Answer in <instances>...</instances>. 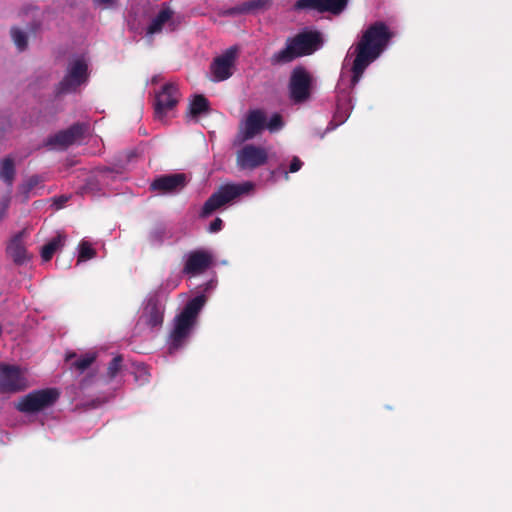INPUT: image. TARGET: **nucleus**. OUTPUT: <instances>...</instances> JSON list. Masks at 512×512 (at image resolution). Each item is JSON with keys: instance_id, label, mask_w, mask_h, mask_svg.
<instances>
[{"instance_id": "1", "label": "nucleus", "mask_w": 512, "mask_h": 512, "mask_svg": "<svg viewBox=\"0 0 512 512\" xmlns=\"http://www.w3.org/2000/svg\"><path fill=\"white\" fill-rule=\"evenodd\" d=\"M393 36V32L382 21L370 24L363 31L353 50L355 58L351 67L352 88L360 81L368 66L384 52Z\"/></svg>"}, {"instance_id": "2", "label": "nucleus", "mask_w": 512, "mask_h": 512, "mask_svg": "<svg viewBox=\"0 0 512 512\" xmlns=\"http://www.w3.org/2000/svg\"><path fill=\"white\" fill-rule=\"evenodd\" d=\"M323 45L321 32L304 29L285 40L284 47L273 53L269 59L272 66H280L314 54Z\"/></svg>"}, {"instance_id": "3", "label": "nucleus", "mask_w": 512, "mask_h": 512, "mask_svg": "<svg viewBox=\"0 0 512 512\" xmlns=\"http://www.w3.org/2000/svg\"><path fill=\"white\" fill-rule=\"evenodd\" d=\"M205 301L204 295L194 297L187 302L180 314L175 317L174 328L170 333V354L179 350L185 343Z\"/></svg>"}, {"instance_id": "4", "label": "nucleus", "mask_w": 512, "mask_h": 512, "mask_svg": "<svg viewBox=\"0 0 512 512\" xmlns=\"http://www.w3.org/2000/svg\"><path fill=\"white\" fill-rule=\"evenodd\" d=\"M253 184L245 182L242 184L229 183L219 187L204 203L200 216L205 218L225 204L235 200L241 195L248 193Z\"/></svg>"}, {"instance_id": "5", "label": "nucleus", "mask_w": 512, "mask_h": 512, "mask_svg": "<svg viewBox=\"0 0 512 512\" xmlns=\"http://www.w3.org/2000/svg\"><path fill=\"white\" fill-rule=\"evenodd\" d=\"M88 79V64L83 57H77L68 63L63 79L56 86V95L74 93Z\"/></svg>"}, {"instance_id": "6", "label": "nucleus", "mask_w": 512, "mask_h": 512, "mask_svg": "<svg viewBox=\"0 0 512 512\" xmlns=\"http://www.w3.org/2000/svg\"><path fill=\"white\" fill-rule=\"evenodd\" d=\"M59 398L60 391L57 388L34 390L19 400L16 409L26 414L37 413L54 406Z\"/></svg>"}, {"instance_id": "7", "label": "nucleus", "mask_w": 512, "mask_h": 512, "mask_svg": "<svg viewBox=\"0 0 512 512\" xmlns=\"http://www.w3.org/2000/svg\"><path fill=\"white\" fill-rule=\"evenodd\" d=\"M312 76L303 66H296L289 78V98L294 104H302L311 97Z\"/></svg>"}, {"instance_id": "8", "label": "nucleus", "mask_w": 512, "mask_h": 512, "mask_svg": "<svg viewBox=\"0 0 512 512\" xmlns=\"http://www.w3.org/2000/svg\"><path fill=\"white\" fill-rule=\"evenodd\" d=\"M27 387L25 371L20 366L0 363V393H16Z\"/></svg>"}, {"instance_id": "9", "label": "nucleus", "mask_w": 512, "mask_h": 512, "mask_svg": "<svg viewBox=\"0 0 512 512\" xmlns=\"http://www.w3.org/2000/svg\"><path fill=\"white\" fill-rule=\"evenodd\" d=\"M268 161L265 148L253 144L244 145L236 155V164L240 170H255Z\"/></svg>"}, {"instance_id": "10", "label": "nucleus", "mask_w": 512, "mask_h": 512, "mask_svg": "<svg viewBox=\"0 0 512 512\" xmlns=\"http://www.w3.org/2000/svg\"><path fill=\"white\" fill-rule=\"evenodd\" d=\"M88 129V125L85 123H74L65 130H61L49 137L46 141V145L53 148L66 149L74 143L80 141L85 132Z\"/></svg>"}, {"instance_id": "11", "label": "nucleus", "mask_w": 512, "mask_h": 512, "mask_svg": "<svg viewBox=\"0 0 512 512\" xmlns=\"http://www.w3.org/2000/svg\"><path fill=\"white\" fill-rule=\"evenodd\" d=\"M237 52L238 49L236 47H230L212 61L210 65L212 81L221 82L232 76V68L236 60Z\"/></svg>"}, {"instance_id": "12", "label": "nucleus", "mask_w": 512, "mask_h": 512, "mask_svg": "<svg viewBox=\"0 0 512 512\" xmlns=\"http://www.w3.org/2000/svg\"><path fill=\"white\" fill-rule=\"evenodd\" d=\"M180 97L179 88L175 83H166L155 98L154 113L157 118H163L168 111L178 103Z\"/></svg>"}, {"instance_id": "13", "label": "nucleus", "mask_w": 512, "mask_h": 512, "mask_svg": "<svg viewBox=\"0 0 512 512\" xmlns=\"http://www.w3.org/2000/svg\"><path fill=\"white\" fill-rule=\"evenodd\" d=\"M187 184V177L184 173L165 174L155 178L150 189L161 194H171L182 190Z\"/></svg>"}, {"instance_id": "14", "label": "nucleus", "mask_w": 512, "mask_h": 512, "mask_svg": "<svg viewBox=\"0 0 512 512\" xmlns=\"http://www.w3.org/2000/svg\"><path fill=\"white\" fill-rule=\"evenodd\" d=\"M179 21L174 18V11L170 7H163L158 14L152 19L147 27L146 34L154 35L161 33L166 27V30L173 32L178 28Z\"/></svg>"}, {"instance_id": "15", "label": "nucleus", "mask_w": 512, "mask_h": 512, "mask_svg": "<svg viewBox=\"0 0 512 512\" xmlns=\"http://www.w3.org/2000/svg\"><path fill=\"white\" fill-rule=\"evenodd\" d=\"M212 264V256L204 250L192 251L188 254L183 273L197 275L204 272Z\"/></svg>"}, {"instance_id": "16", "label": "nucleus", "mask_w": 512, "mask_h": 512, "mask_svg": "<svg viewBox=\"0 0 512 512\" xmlns=\"http://www.w3.org/2000/svg\"><path fill=\"white\" fill-rule=\"evenodd\" d=\"M265 115L260 110H252L248 113L242 129V140L247 141L254 138L265 128Z\"/></svg>"}, {"instance_id": "17", "label": "nucleus", "mask_w": 512, "mask_h": 512, "mask_svg": "<svg viewBox=\"0 0 512 512\" xmlns=\"http://www.w3.org/2000/svg\"><path fill=\"white\" fill-rule=\"evenodd\" d=\"M24 232H19L12 237L7 245L6 252L16 265H23L30 260L23 242Z\"/></svg>"}, {"instance_id": "18", "label": "nucleus", "mask_w": 512, "mask_h": 512, "mask_svg": "<svg viewBox=\"0 0 512 512\" xmlns=\"http://www.w3.org/2000/svg\"><path fill=\"white\" fill-rule=\"evenodd\" d=\"M96 358L97 354L95 352H88L79 358H77L75 352H69L66 354L65 360L70 363L71 369L83 373L96 361Z\"/></svg>"}, {"instance_id": "19", "label": "nucleus", "mask_w": 512, "mask_h": 512, "mask_svg": "<svg viewBox=\"0 0 512 512\" xmlns=\"http://www.w3.org/2000/svg\"><path fill=\"white\" fill-rule=\"evenodd\" d=\"M67 240V235L64 232H57L56 236L51 238L42 248H41V258L43 261H50L54 254L62 248Z\"/></svg>"}, {"instance_id": "20", "label": "nucleus", "mask_w": 512, "mask_h": 512, "mask_svg": "<svg viewBox=\"0 0 512 512\" xmlns=\"http://www.w3.org/2000/svg\"><path fill=\"white\" fill-rule=\"evenodd\" d=\"M15 176L16 167L14 158L7 156L0 160V179L4 181L9 188H12Z\"/></svg>"}, {"instance_id": "21", "label": "nucleus", "mask_w": 512, "mask_h": 512, "mask_svg": "<svg viewBox=\"0 0 512 512\" xmlns=\"http://www.w3.org/2000/svg\"><path fill=\"white\" fill-rule=\"evenodd\" d=\"M146 311V323L154 328L163 323V311L155 300H149Z\"/></svg>"}, {"instance_id": "22", "label": "nucleus", "mask_w": 512, "mask_h": 512, "mask_svg": "<svg viewBox=\"0 0 512 512\" xmlns=\"http://www.w3.org/2000/svg\"><path fill=\"white\" fill-rule=\"evenodd\" d=\"M210 110V104L208 99L202 95L197 94L190 101L188 113L192 118H197L201 114H206Z\"/></svg>"}, {"instance_id": "23", "label": "nucleus", "mask_w": 512, "mask_h": 512, "mask_svg": "<svg viewBox=\"0 0 512 512\" xmlns=\"http://www.w3.org/2000/svg\"><path fill=\"white\" fill-rule=\"evenodd\" d=\"M323 13L339 15L346 8L348 0H321Z\"/></svg>"}, {"instance_id": "24", "label": "nucleus", "mask_w": 512, "mask_h": 512, "mask_svg": "<svg viewBox=\"0 0 512 512\" xmlns=\"http://www.w3.org/2000/svg\"><path fill=\"white\" fill-rule=\"evenodd\" d=\"M293 9L295 11H316L323 13L321 0H297L293 5Z\"/></svg>"}, {"instance_id": "25", "label": "nucleus", "mask_w": 512, "mask_h": 512, "mask_svg": "<svg viewBox=\"0 0 512 512\" xmlns=\"http://www.w3.org/2000/svg\"><path fill=\"white\" fill-rule=\"evenodd\" d=\"M269 5L268 0H250L238 6V13H249L251 11L264 9Z\"/></svg>"}, {"instance_id": "26", "label": "nucleus", "mask_w": 512, "mask_h": 512, "mask_svg": "<svg viewBox=\"0 0 512 512\" xmlns=\"http://www.w3.org/2000/svg\"><path fill=\"white\" fill-rule=\"evenodd\" d=\"M42 182V179L38 175H32L19 187L20 193L24 196V199H28L30 193L35 187Z\"/></svg>"}, {"instance_id": "27", "label": "nucleus", "mask_w": 512, "mask_h": 512, "mask_svg": "<svg viewBox=\"0 0 512 512\" xmlns=\"http://www.w3.org/2000/svg\"><path fill=\"white\" fill-rule=\"evenodd\" d=\"M11 37L19 51H24L28 46V38L24 31L17 27L11 28Z\"/></svg>"}, {"instance_id": "28", "label": "nucleus", "mask_w": 512, "mask_h": 512, "mask_svg": "<svg viewBox=\"0 0 512 512\" xmlns=\"http://www.w3.org/2000/svg\"><path fill=\"white\" fill-rule=\"evenodd\" d=\"M123 364V356H115L108 364L106 377L109 381L113 380L121 371Z\"/></svg>"}, {"instance_id": "29", "label": "nucleus", "mask_w": 512, "mask_h": 512, "mask_svg": "<svg viewBox=\"0 0 512 512\" xmlns=\"http://www.w3.org/2000/svg\"><path fill=\"white\" fill-rule=\"evenodd\" d=\"M96 256L95 249L88 241H81L79 244L78 262L90 260Z\"/></svg>"}, {"instance_id": "30", "label": "nucleus", "mask_w": 512, "mask_h": 512, "mask_svg": "<svg viewBox=\"0 0 512 512\" xmlns=\"http://www.w3.org/2000/svg\"><path fill=\"white\" fill-rule=\"evenodd\" d=\"M167 231L166 227L162 224H159L155 226L149 233V240L153 244H162L165 237H166Z\"/></svg>"}, {"instance_id": "31", "label": "nucleus", "mask_w": 512, "mask_h": 512, "mask_svg": "<svg viewBox=\"0 0 512 512\" xmlns=\"http://www.w3.org/2000/svg\"><path fill=\"white\" fill-rule=\"evenodd\" d=\"M283 126V120L280 114H274L267 123V128L273 132L281 129Z\"/></svg>"}, {"instance_id": "32", "label": "nucleus", "mask_w": 512, "mask_h": 512, "mask_svg": "<svg viewBox=\"0 0 512 512\" xmlns=\"http://www.w3.org/2000/svg\"><path fill=\"white\" fill-rule=\"evenodd\" d=\"M223 221L221 218L217 217L215 218L209 225L208 231L210 233H216L219 232L222 229Z\"/></svg>"}, {"instance_id": "33", "label": "nucleus", "mask_w": 512, "mask_h": 512, "mask_svg": "<svg viewBox=\"0 0 512 512\" xmlns=\"http://www.w3.org/2000/svg\"><path fill=\"white\" fill-rule=\"evenodd\" d=\"M303 165V162L297 157L294 156L291 160L290 166H289V172L295 173L298 172Z\"/></svg>"}, {"instance_id": "34", "label": "nucleus", "mask_w": 512, "mask_h": 512, "mask_svg": "<svg viewBox=\"0 0 512 512\" xmlns=\"http://www.w3.org/2000/svg\"><path fill=\"white\" fill-rule=\"evenodd\" d=\"M86 188L91 191H99L100 188L98 187V180L96 176H91L88 178L86 183Z\"/></svg>"}, {"instance_id": "35", "label": "nucleus", "mask_w": 512, "mask_h": 512, "mask_svg": "<svg viewBox=\"0 0 512 512\" xmlns=\"http://www.w3.org/2000/svg\"><path fill=\"white\" fill-rule=\"evenodd\" d=\"M116 0H93V3L97 7L108 8L111 7Z\"/></svg>"}, {"instance_id": "36", "label": "nucleus", "mask_w": 512, "mask_h": 512, "mask_svg": "<svg viewBox=\"0 0 512 512\" xmlns=\"http://www.w3.org/2000/svg\"><path fill=\"white\" fill-rule=\"evenodd\" d=\"M236 14H239L238 13V6L234 7V8H231V9H229V10H227L225 12V15H228V16H233V15H236Z\"/></svg>"}, {"instance_id": "37", "label": "nucleus", "mask_w": 512, "mask_h": 512, "mask_svg": "<svg viewBox=\"0 0 512 512\" xmlns=\"http://www.w3.org/2000/svg\"><path fill=\"white\" fill-rule=\"evenodd\" d=\"M66 201H67V198H66V197H63V196H61V197H59L58 199H56V200H55V202L59 205V207H61V206H62V204H63L64 202H66Z\"/></svg>"}]
</instances>
